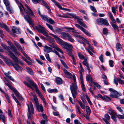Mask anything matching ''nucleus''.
<instances>
[{"instance_id": "obj_1", "label": "nucleus", "mask_w": 124, "mask_h": 124, "mask_svg": "<svg viewBox=\"0 0 124 124\" xmlns=\"http://www.w3.org/2000/svg\"><path fill=\"white\" fill-rule=\"evenodd\" d=\"M49 34L54 37L57 42L59 44L62 45L63 48L66 49L68 52L70 53L71 52V49L73 48V46L70 44L66 42L63 43V40L62 39L55 35L51 33H50Z\"/></svg>"}, {"instance_id": "obj_2", "label": "nucleus", "mask_w": 124, "mask_h": 124, "mask_svg": "<svg viewBox=\"0 0 124 124\" xmlns=\"http://www.w3.org/2000/svg\"><path fill=\"white\" fill-rule=\"evenodd\" d=\"M24 18L29 23L30 25H31L33 28H35L40 32L43 29H45L44 27L40 25H38V26L34 27L33 23L34 21L30 16H24Z\"/></svg>"}, {"instance_id": "obj_3", "label": "nucleus", "mask_w": 124, "mask_h": 124, "mask_svg": "<svg viewBox=\"0 0 124 124\" xmlns=\"http://www.w3.org/2000/svg\"><path fill=\"white\" fill-rule=\"evenodd\" d=\"M72 77H73L74 83H72V85L70 86V89L73 98L75 99L76 97L77 94V90L78 89V87L76 85L75 76L74 75H73Z\"/></svg>"}, {"instance_id": "obj_4", "label": "nucleus", "mask_w": 124, "mask_h": 124, "mask_svg": "<svg viewBox=\"0 0 124 124\" xmlns=\"http://www.w3.org/2000/svg\"><path fill=\"white\" fill-rule=\"evenodd\" d=\"M4 82L5 84L8 86L10 89L13 90L17 97L21 101H22L23 100V99L17 91L9 83H6L5 81Z\"/></svg>"}, {"instance_id": "obj_5", "label": "nucleus", "mask_w": 124, "mask_h": 124, "mask_svg": "<svg viewBox=\"0 0 124 124\" xmlns=\"http://www.w3.org/2000/svg\"><path fill=\"white\" fill-rule=\"evenodd\" d=\"M27 105L28 106V112L27 113V116L28 118H30L31 120V114L34 113L33 106L31 102L30 103V107L28 104H27Z\"/></svg>"}, {"instance_id": "obj_6", "label": "nucleus", "mask_w": 124, "mask_h": 124, "mask_svg": "<svg viewBox=\"0 0 124 124\" xmlns=\"http://www.w3.org/2000/svg\"><path fill=\"white\" fill-rule=\"evenodd\" d=\"M16 3L20 9V14L21 15H23L26 13V10L23 4L20 2L18 0H15Z\"/></svg>"}, {"instance_id": "obj_7", "label": "nucleus", "mask_w": 124, "mask_h": 124, "mask_svg": "<svg viewBox=\"0 0 124 124\" xmlns=\"http://www.w3.org/2000/svg\"><path fill=\"white\" fill-rule=\"evenodd\" d=\"M109 90L111 92L112 94L110 95L111 97L117 98L118 97L122 95L121 93H119L116 91L112 88H110Z\"/></svg>"}, {"instance_id": "obj_8", "label": "nucleus", "mask_w": 124, "mask_h": 124, "mask_svg": "<svg viewBox=\"0 0 124 124\" xmlns=\"http://www.w3.org/2000/svg\"><path fill=\"white\" fill-rule=\"evenodd\" d=\"M96 22L99 25L104 24L105 25L108 26L109 25V23L107 20L101 18L97 19Z\"/></svg>"}, {"instance_id": "obj_9", "label": "nucleus", "mask_w": 124, "mask_h": 124, "mask_svg": "<svg viewBox=\"0 0 124 124\" xmlns=\"http://www.w3.org/2000/svg\"><path fill=\"white\" fill-rule=\"evenodd\" d=\"M30 83L35 88L36 92L38 93L40 97L42 96L43 95L41 93L39 90L38 88L37 85L34 83V82L31 80H29V81Z\"/></svg>"}, {"instance_id": "obj_10", "label": "nucleus", "mask_w": 124, "mask_h": 124, "mask_svg": "<svg viewBox=\"0 0 124 124\" xmlns=\"http://www.w3.org/2000/svg\"><path fill=\"white\" fill-rule=\"evenodd\" d=\"M10 57L13 60L14 62L17 63H19L20 64L22 65H23V63L22 61L20 59L16 57L13 54Z\"/></svg>"}, {"instance_id": "obj_11", "label": "nucleus", "mask_w": 124, "mask_h": 124, "mask_svg": "<svg viewBox=\"0 0 124 124\" xmlns=\"http://www.w3.org/2000/svg\"><path fill=\"white\" fill-rule=\"evenodd\" d=\"M0 58L3 59L6 64L8 65L12 66L13 64L12 61L11 60L8 58L5 57L3 55Z\"/></svg>"}, {"instance_id": "obj_12", "label": "nucleus", "mask_w": 124, "mask_h": 124, "mask_svg": "<svg viewBox=\"0 0 124 124\" xmlns=\"http://www.w3.org/2000/svg\"><path fill=\"white\" fill-rule=\"evenodd\" d=\"M71 17L77 20V22L85 28H87V26L85 24L82 22V20L79 18L78 16H71Z\"/></svg>"}, {"instance_id": "obj_13", "label": "nucleus", "mask_w": 124, "mask_h": 124, "mask_svg": "<svg viewBox=\"0 0 124 124\" xmlns=\"http://www.w3.org/2000/svg\"><path fill=\"white\" fill-rule=\"evenodd\" d=\"M1 45L4 49L7 51V53L9 56H10L13 54L10 51L9 47L7 46L5 44L2 43H1Z\"/></svg>"}, {"instance_id": "obj_14", "label": "nucleus", "mask_w": 124, "mask_h": 124, "mask_svg": "<svg viewBox=\"0 0 124 124\" xmlns=\"http://www.w3.org/2000/svg\"><path fill=\"white\" fill-rule=\"evenodd\" d=\"M42 18L44 20L47 21L51 24L54 23V22L51 18L47 16H41Z\"/></svg>"}, {"instance_id": "obj_15", "label": "nucleus", "mask_w": 124, "mask_h": 124, "mask_svg": "<svg viewBox=\"0 0 124 124\" xmlns=\"http://www.w3.org/2000/svg\"><path fill=\"white\" fill-rule=\"evenodd\" d=\"M25 6L26 8V11L27 14L30 16L34 15L33 11L28 6L27 4H26L25 5Z\"/></svg>"}, {"instance_id": "obj_16", "label": "nucleus", "mask_w": 124, "mask_h": 124, "mask_svg": "<svg viewBox=\"0 0 124 124\" xmlns=\"http://www.w3.org/2000/svg\"><path fill=\"white\" fill-rule=\"evenodd\" d=\"M114 82L116 85H118V82L121 85H124V82L119 78H115L114 80Z\"/></svg>"}, {"instance_id": "obj_17", "label": "nucleus", "mask_w": 124, "mask_h": 124, "mask_svg": "<svg viewBox=\"0 0 124 124\" xmlns=\"http://www.w3.org/2000/svg\"><path fill=\"white\" fill-rule=\"evenodd\" d=\"M12 66L18 71H21L22 70V67L17 63H15V64L13 63Z\"/></svg>"}, {"instance_id": "obj_18", "label": "nucleus", "mask_w": 124, "mask_h": 124, "mask_svg": "<svg viewBox=\"0 0 124 124\" xmlns=\"http://www.w3.org/2000/svg\"><path fill=\"white\" fill-rule=\"evenodd\" d=\"M12 31L14 33L19 34L20 33L18 28L16 27L13 26L12 27Z\"/></svg>"}, {"instance_id": "obj_19", "label": "nucleus", "mask_w": 124, "mask_h": 124, "mask_svg": "<svg viewBox=\"0 0 124 124\" xmlns=\"http://www.w3.org/2000/svg\"><path fill=\"white\" fill-rule=\"evenodd\" d=\"M67 78H70L72 77V75L71 73L65 69L63 70Z\"/></svg>"}, {"instance_id": "obj_20", "label": "nucleus", "mask_w": 124, "mask_h": 124, "mask_svg": "<svg viewBox=\"0 0 124 124\" xmlns=\"http://www.w3.org/2000/svg\"><path fill=\"white\" fill-rule=\"evenodd\" d=\"M62 35V38L64 39H66L70 34L67 33L62 32L61 33Z\"/></svg>"}, {"instance_id": "obj_21", "label": "nucleus", "mask_w": 124, "mask_h": 124, "mask_svg": "<svg viewBox=\"0 0 124 124\" xmlns=\"http://www.w3.org/2000/svg\"><path fill=\"white\" fill-rule=\"evenodd\" d=\"M44 47V51L46 53H49L52 51V49L50 47H48L47 45H45Z\"/></svg>"}, {"instance_id": "obj_22", "label": "nucleus", "mask_w": 124, "mask_h": 124, "mask_svg": "<svg viewBox=\"0 0 124 124\" xmlns=\"http://www.w3.org/2000/svg\"><path fill=\"white\" fill-rule=\"evenodd\" d=\"M55 5L59 8L63 10L68 11L69 10V9H67L66 8H62V6L60 4V3L57 2L55 3Z\"/></svg>"}, {"instance_id": "obj_23", "label": "nucleus", "mask_w": 124, "mask_h": 124, "mask_svg": "<svg viewBox=\"0 0 124 124\" xmlns=\"http://www.w3.org/2000/svg\"><path fill=\"white\" fill-rule=\"evenodd\" d=\"M55 82L58 85H60L62 83V80L61 78L57 77L55 79Z\"/></svg>"}, {"instance_id": "obj_24", "label": "nucleus", "mask_w": 124, "mask_h": 124, "mask_svg": "<svg viewBox=\"0 0 124 124\" xmlns=\"http://www.w3.org/2000/svg\"><path fill=\"white\" fill-rule=\"evenodd\" d=\"M0 27L1 28H4L7 31L9 32H10L8 27L4 23L1 24L0 23Z\"/></svg>"}, {"instance_id": "obj_25", "label": "nucleus", "mask_w": 124, "mask_h": 124, "mask_svg": "<svg viewBox=\"0 0 124 124\" xmlns=\"http://www.w3.org/2000/svg\"><path fill=\"white\" fill-rule=\"evenodd\" d=\"M37 108L39 112L40 110L42 113H43V109L42 104H40L39 105H37Z\"/></svg>"}, {"instance_id": "obj_26", "label": "nucleus", "mask_w": 124, "mask_h": 124, "mask_svg": "<svg viewBox=\"0 0 124 124\" xmlns=\"http://www.w3.org/2000/svg\"><path fill=\"white\" fill-rule=\"evenodd\" d=\"M6 8L7 10L9 12V13L12 14L14 13L13 9L10 5L6 7Z\"/></svg>"}, {"instance_id": "obj_27", "label": "nucleus", "mask_w": 124, "mask_h": 124, "mask_svg": "<svg viewBox=\"0 0 124 124\" xmlns=\"http://www.w3.org/2000/svg\"><path fill=\"white\" fill-rule=\"evenodd\" d=\"M27 70V71L30 74L32 75L33 74V72L32 69L28 67L26 68Z\"/></svg>"}, {"instance_id": "obj_28", "label": "nucleus", "mask_w": 124, "mask_h": 124, "mask_svg": "<svg viewBox=\"0 0 124 124\" xmlns=\"http://www.w3.org/2000/svg\"><path fill=\"white\" fill-rule=\"evenodd\" d=\"M86 108L87 115L89 116L91 112L90 108L88 106H86Z\"/></svg>"}, {"instance_id": "obj_29", "label": "nucleus", "mask_w": 124, "mask_h": 124, "mask_svg": "<svg viewBox=\"0 0 124 124\" xmlns=\"http://www.w3.org/2000/svg\"><path fill=\"white\" fill-rule=\"evenodd\" d=\"M116 47V50L118 51H120L122 49L121 45L119 43H117Z\"/></svg>"}, {"instance_id": "obj_30", "label": "nucleus", "mask_w": 124, "mask_h": 124, "mask_svg": "<svg viewBox=\"0 0 124 124\" xmlns=\"http://www.w3.org/2000/svg\"><path fill=\"white\" fill-rule=\"evenodd\" d=\"M108 113L111 115V116H115L116 115V114L114 111L112 109L109 110Z\"/></svg>"}, {"instance_id": "obj_31", "label": "nucleus", "mask_w": 124, "mask_h": 124, "mask_svg": "<svg viewBox=\"0 0 124 124\" xmlns=\"http://www.w3.org/2000/svg\"><path fill=\"white\" fill-rule=\"evenodd\" d=\"M81 85L82 90L84 92H85L86 91V89L85 85L83 83V80H81Z\"/></svg>"}, {"instance_id": "obj_32", "label": "nucleus", "mask_w": 124, "mask_h": 124, "mask_svg": "<svg viewBox=\"0 0 124 124\" xmlns=\"http://www.w3.org/2000/svg\"><path fill=\"white\" fill-rule=\"evenodd\" d=\"M47 91L49 93H56L58 92V90L56 89H49Z\"/></svg>"}, {"instance_id": "obj_33", "label": "nucleus", "mask_w": 124, "mask_h": 124, "mask_svg": "<svg viewBox=\"0 0 124 124\" xmlns=\"http://www.w3.org/2000/svg\"><path fill=\"white\" fill-rule=\"evenodd\" d=\"M104 117L105 118H103V120L104 121V119H106L107 121H108L110 119V117L108 114H105Z\"/></svg>"}, {"instance_id": "obj_34", "label": "nucleus", "mask_w": 124, "mask_h": 124, "mask_svg": "<svg viewBox=\"0 0 124 124\" xmlns=\"http://www.w3.org/2000/svg\"><path fill=\"white\" fill-rule=\"evenodd\" d=\"M88 47L86 49L87 50V51H88V50H90L92 52H94V50L93 49V47L91 46V45L90 43H88Z\"/></svg>"}, {"instance_id": "obj_35", "label": "nucleus", "mask_w": 124, "mask_h": 124, "mask_svg": "<svg viewBox=\"0 0 124 124\" xmlns=\"http://www.w3.org/2000/svg\"><path fill=\"white\" fill-rule=\"evenodd\" d=\"M82 31L86 35L89 36H90L91 35V34L84 28L83 29V30Z\"/></svg>"}, {"instance_id": "obj_36", "label": "nucleus", "mask_w": 124, "mask_h": 124, "mask_svg": "<svg viewBox=\"0 0 124 124\" xmlns=\"http://www.w3.org/2000/svg\"><path fill=\"white\" fill-rule=\"evenodd\" d=\"M103 100L106 101H111V99L107 96L105 95L103 96Z\"/></svg>"}, {"instance_id": "obj_37", "label": "nucleus", "mask_w": 124, "mask_h": 124, "mask_svg": "<svg viewBox=\"0 0 124 124\" xmlns=\"http://www.w3.org/2000/svg\"><path fill=\"white\" fill-rule=\"evenodd\" d=\"M78 102L81 108L82 109H85V105L83 103L79 101H78Z\"/></svg>"}, {"instance_id": "obj_38", "label": "nucleus", "mask_w": 124, "mask_h": 124, "mask_svg": "<svg viewBox=\"0 0 124 124\" xmlns=\"http://www.w3.org/2000/svg\"><path fill=\"white\" fill-rule=\"evenodd\" d=\"M60 61L61 62V63L62 64L63 66L64 67H65L67 69H69V68L67 66L66 64L61 59Z\"/></svg>"}, {"instance_id": "obj_39", "label": "nucleus", "mask_w": 124, "mask_h": 124, "mask_svg": "<svg viewBox=\"0 0 124 124\" xmlns=\"http://www.w3.org/2000/svg\"><path fill=\"white\" fill-rule=\"evenodd\" d=\"M3 1L6 7L10 6V3L8 0H4Z\"/></svg>"}, {"instance_id": "obj_40", "label": "nucleus", "mask_w": 124, "mask_h": 124, "mask_svg": "<svg viewBox=\"0 0 124 124\" xmlns=\"http://www.w3.org/2000/svg\"><path fill=\"white\" fill-rule=\"evenodd\" d=\"M22 59L26 62L29 65H32V63L29 61H28L26 59L23 57H22Z\"/></svg>"}, {"instance_id": "obj_41", "label": "nucleus", "mask_w": 124, "mask_h": 124, "mask_svg": "<svg viewBox=\"0 0 124 124\" xmlns=\"http://www.w3.org/2000/svg\"><path fill=\"white\" fill-rule=\"evenodd\" d=\"M45 56L47 60L50 62H51V61L49 57V54L47 53L45 54Z\"/></svg>"}, {"instance_id": "obj_42", "label": "nucleus", "mask_w": 124, "mask_h": 124, "mask_svg": "<svg viewBox=\"0 0 124 124\" xmlns=\"http://www.w3.org/2000/svg\"><path fill=\"white\" fill-rule=\"evenodd\" d=\"M48 45L54 48L55 49L57 46V45L56 44L54 43H50Z\"/></svg>"}, {"instance_id": "obj_43", "label": "nucleus", "mask_w": 124, "mask_h": 124, "mask_svg": "<svg viewBox=\"0 0 124 124\" xmlns=\"http://www.w3.org/2000/svg\"><path fill=\"white\" fill-rule=\"evenodd\" d=\"M115 23H113L111 24V25L115 30H117L119 28L118 27Z\"/></svg>"}, {"instance_id": "obj_44", "label": "nucleus", "mask_w": 124, "mask_h": 124, "mask_svg": "<svg viewBox=\"0 0 124 124\" xmlns=\"http://www.w3.org/2000/svg\"><path fill=\"white\" fill-rule=\"evenodd\" d=\"M0 119L2 120V122L4 123L5 122V118L4 115L2 114H0Z\"/></svg>"}, {"instance_id": "obj_45", "label": "nucleus", "mask_w": 124, "mask_h": 124, "mask_svg": "<svg viewBox=\"0 0 124 124\" xmlns=\"http://www.w3.org/2000/svg\"><path fill=\"white\" fill-rule=\"evenodd\" d=\"M68 40L71 42H73L74 41V39H73L71 37V36L70 35L68 37Z\"/></svg>"}, {"instance_id": "obj_46", "label": "nucleus", "mask_w": 124, "mask_h": 124, "mask_svg": "<svg viewBox=\"0 0 124 124\" xmlns=\"http://www.w3.org/2000/svg\"><path fill=\"white\" fill-rule=\"evenodd\" d=\"M70 56L71 57L73 61L72 63L74 65H76V60L75 58H74L73 56L71 54L70 55Z\"/></svg>"}, {"instance_id": "obj_47", "label": "nucleus", "mask_w": 124, "mask_h": 124, "mask_svg": "<svg viewBox=\"0 0 124 124\" xmlns=\"http://www.w3.org/2000/svg\"><path fill=\"white\" fill-rule=\"evenodd\" d=\"M112 10L113 13L114 14V15H116V9L114 7H112Z\"/></svg>"}, {"instance_id": "obj_48", "label": "nucleus", "mask_w": 124, "mask_h": 124, "mask_svg": "<svg viewBox=\"0 0 124 124\" xmlns=\"http://www.w3.org/2000/svg\"><path fill=\"white\" fill-rule=\"evenodd\" d=\"M33 97H34V100L35 101V103L37 104L38 103V99L37 97V96L36 95H35L34 94L33 95Z\"/></svg>"}, {"instance_id": "obj_49", "label": "nucleus", "mask_w": 124, "mask_h": 124, "mask_svg": "<svg viewBox=\"0 0 124 124\" xmlns=\"http://www.w3.org/2000/svg\"><path fill=\"white\" fill-rule=\"evenodd\" d=\"M92 78L91 76L88 74H87L86 76V79L88 81H89Z\"/></svg>"}, {"instance_id": "obj_50", "label": "nucleus", "mask_w": 124, "mask_h": 124, "mask_svg": "<svg viewBox=\"0 0 124 124\" xmlns=\"http://www.w3.org/2000/svg\"><path fill=\"white\" fill-rule=\"evenodd\" d=\"M78 55L79 57L81 59H84V56L82 54L80 53H78Z\"/></svg>"}, {"instance_id": "obj_51", "label": "nucleus", "mask_w": 124, "mask_h": 124, "mask_svg": "<svg viewBox=\"0 0 124 124\" xmlns=\"http://www.w3.org/2000/svg\"><path fill=\"white\" fill-rule=\"evenodd\" d=\"M41 100H42L44 106L46 107V103L45 101V99L44 98L43 96L40 97Z\"/></svg>"}, {"instance_id": "obj_52", "label": "nucleus", "mask_w": 124, "mask_h": 124, "mask_svg": "<svg viewBox=\"0 0 124 124\" xmlns=\"http://www.w3.org/2000/svg\"><path fill=\"white\" fill-rule=\"evenodd\" d=\"M90 8L91 10L94 12H97V10L94 7L90 6Z\"/></svg>"}, {"instance_id": "obj_53", "label": "nucleus", "mask_w": 124, "mask_h": 124, "mask_svg": "<svg viewBox=\"0 0 124 124\" xmlns=\"http://www.w3.org/2000/svg\"><path fill=\"white\" fill-rule=\"evenodd\" d=\"M109 62L110 66L111 67H113L114 66L113 61L111 60H110L109 61Z\"/></svg>"}, {"instance_id": "obj_54", "label": "nucleus", "mask_w": 124, "mask_h": 124, "mask_svg": "<svg viewBox=\"0 0 124 124\" xmlns=\"http://www.w3.org/2000/svg\"><path fill=\"white\" fill-rule=\"evenodd\" d=\"M56 50H57V51H59V52L60 53L62 54H63V52L62 50L59 48V47H58L57 46L56 48L55 49Z\"/></svg>"}, {"instance_id": "obj_55", "label": "nucleus", "mask_w": 124, "mask_h": 124, "mask_svg": "<svg viewBox=\"0 0 124 124\" xmlns=\"http://www.w3.org/2000/svg\"><path fill=\"white\" fill-rule=\"evenodd\" d=\"M103 33L105 35H107L108 32V30L106 28H104L103 29Z\"/></svg>"}, {"instance_id": "obj_56", "label": "nucleus", "mask_w": 124, "mask_h": 124, "mask_svg": "<svg viewBox=\"0 0 124 124\" xmlns=\"http://www.w3.org/2000/svg\"><path fill=\"white\" fill-rule=\"evenodd\" d=\"M86 99L87 101L89 103V104L91 105H92V103L90 100V99L89 97L87 96H86Z\"/></svg>"}, {"instance_id": "obj_57", "label": "nucleus", "mask_w": 124, "mask_h": 124, "mask_svg": "<svg viewBox=\"0 0 124 124\" xmlns=\"http://www.w3.org/2000/svg\"><path fill=\"white\" fill-rule=\"evenodd\" d=\"M46 25H47V26H48V27L52 31H53L54 30L53 29L52 26V25H51L46 23Z\"/></svg>"}, {"instance_id": "obj_58", "label": "nucleus", "mask_w": 124, "mask_h": 124, "mask_svg": "<svg viewBox=\"0 0 124 124\" xmlns=\"http://www.w3.org/2000/svg\"><path fill=\"white\" fill-rule=\"evenodd\" d=\"M94 84L98 88L100 89L101 88V86L98 83L96 82H95L94 83Z\"/></svg>"}, {"instance_id": "obj_59", "label": "nucleus", "mask_w": 124, "mask_h": 124, "mask_svg": "<svg viewBox=\"0 0 124 124\" xmlns=\"http://www.w3.org/2000/svg\"><path fill=\"white\" fill-rule=\"evenodd\" d=\"M75 25L76 27H77L78 28L80 29L81 31H82L83 30V29L84 28H83L82 27L78 24H75Z\"/></svg>"}, {"instance_id": "obj_60", "label": "nucleus", "mask_w": 124, "mask_h": 124, "mask_svg": "<svg viewBox=\"0 0 124 124\" xmlns=\"http://www.w3.org/2000/svg\"><path fill=\"white\" fill-rule=\"evenodd\" d=\"M24 83L26 86H27L28 87L30 88L31 89L33 88L31 86V85H29L28 83L26 82H24Z\"/></svg>"}, {"instance_id": "obj_61", "label": "nucleus", "mask_w": 124, "mask_h": 124, "mask_svg": "<svg viewBox=\"0 0 124 124\" xmlns=\"http://www.w3.org/2000/svg\"><path fill=\"white\" fill-rule=\"evenodd\" d=\"M116 116H117L118 118L119 119H124V117L123 116L120 115H117L116 114Z\"/></svg>"}, {"instance_id": "obj_62", "label": "nucleus", "mask_w": 124, "mask_h": 124, "mask_svg": "<svg viewBox=\"0 0 124 124\" xmlns=\"http://www.w3.org/2000/svg\"><path fill=\"white\" fill-rule=\"evenodd\" d=\"M103 58V56L101 54L99 57V59L102 62H104Z\"/></svg>"}, {"instance_id": "obj_63", "label": "nucleus", "mask_w": 124, "mask_h": 124, "mask_svg": "<svg viewBox=\"0 0 124 124\" xmlns=\"http://www.w3.org/2000/svg\"><path fill=\"white\" fill-rule=\"evenodd\" d=\"M24 55L29 60L31 61L32 62L33 61V60L31 59L29 57L27 54L26 53L24 54Z\"/></svg>"}, {"instance_id": "obj_64", "label": "nucleus", "mask_w": 124, "mask_h": 124, "mask_svg": "<svg viewBox=\"0 0 124 124\" xmlns=\"http://www.w3.org/2000/svg\"><path fill=\"white\" fill-rule=\"evenodd\" d=\"M45 29H43L40 33H42L44 35H46L47 34L46 32L45 31Z\"/></svg>"}]
</instances>
